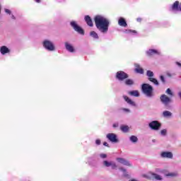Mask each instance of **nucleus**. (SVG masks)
I'll list each match as a JSON object with an SVG mask.
<instances>
[{
  "label": "nucleus",
  "instance_id": "23",
  "mask_svg": "<svg viewBox=\"0 0 181 181\" xmlns=\"http://www.w3.org/2000/svg\"><path fill=\"white\" fill-rule=\"evenodd\" d=\"M119 170H120L121 172L123 173V176L124 177H129V175H128V172H127V169L121 167V168H119Z\"/></svg>",
  "mask_w": 181,
  "mask_h": 181
},
{
  "label": "nucleus",
  "instance_id": "45",
  "mask_svg": "<svg viewBox=\"0 0 181 181\" xmlns=\"http://www.w3.org/2000/svg\"><path fill=\"white\" fill-rule=\"evenodd\" d=\"M167 76H168V77H172V74H170V73H167Z\"/></svg>",
  "mask_w": 181,
  "mask_h": 181
},
{
  "label": "nucleus",
  "instance_id": "8",
  "mask_svg": "<svg viewBox=\"0 0 181 181\" xmlns=\"http://www.w3.org/2000/svg\"><path fill=\"white\" fill-rule=\"evenodd\" d=\"M129 76L127 74V73L119 71L116 74V78L119 80V81H124V80L128 78Z\"/></svg>",
  "mask_w": 181,
  "mask_h": 181
},
{
  "label": "nucleus",
  "instance_id": "36",
  "mask_svg": "<svg viewBox=\"0 0 181 181\" xmlns=\"http://www.w3.org/2000/svg\"><path fill=\"white\" fill-rule=\"evenodd\" d=\"M160 80L162 81V83H163V84H165V83H166V81L165 80V76H160Z\"/></svg>",
  "mask_w": 181,
  "mask_h": 181
},
{
  "label": "nucleus",
  "instance_id": "18",
  "mask_svg": "<svg viewBox=\"0 0 181 181\" xmlns=\"http://www.w3.org/2000/svg\"><path fill=\"white\" fill-rule=\"evenodd\" d=\"M85 22H86L88 26H94V24L93 23V20H91V17H90V16H85Z\"/></svg>",
  "mask_w": 181,
  "mask_h": 181
},
{
  "label": "nucleus",
  "instance_id": "42",
  "mask_svg": "<svg viewBox=\"0 0 181 181\" xmlns=\"http://www.w3.org/2000/svg\"><path fill=\"white\" fill-rule=\"evenodd\" d=\"M11 19H13V21H15V19H16V17H15V16H13V14H11Z\"/></svg>",
  "mask_w": 181,
  "mask_h": 181
},
{
  "label": "nucleus",
  "instance_id": "4",
  "mask_svg": "<svg viewBox=\"0 0 181 181\" xmlns=\"http://www.w3.org/2000/svg\"><path fill=\"white\" fill-rule=\"evenodd\" d=\"M143 177L148 179V180H163L161 175H159L154 173H148L147 174L143 175Z\"/></svg>",
  "mask_w": 181,
  "mask_h": 181
},
{
  "label": "nucleus",
  "instance_id": "27",
  "mask_svg": "<svg viewBox=\"0 0 181 181\" xmlns=\"http://www.w3.org/2000/svg\"><path fill=\"white\" fill-rule=\"evenodd\" d=\"M149 81H151V83H153L155 86H159V82L158 81V79L155 78H148Z\"/></svg>",
  "mask_w": 181,
  "mask_h": 181
},
{
  "label": "nucleus",
  "instance_id": "35",
  "mask_svg": "<svg viewBox=\"0 0 181 181\" xmlns=\"http://www.w3.org/2000/svg\"><path fill=\"white\" fill-rule=\"evenodd\" d=\"M4 12L6 13H7V15H11L12 14V11L11 10L8 9V8H5Z\"/></svg>",
  "mask_w": 181,
  "mask_h": 181
},
{
  "label": "nucleus",
  "instance_id": "31",
  "mask_svg": "<svg viewBox=\"0 0 181 181\" xmlns=\"http://www.w3.org/2000/svg\"><path fill=\"white\" fill-rule=\"evenodd\" d=\"M156 172L157 173H163V175H165V173H166V170H162L160 168H156Z\"/></svg>",
  "mask_w": 181,
  "mask_h": 181
},
{
  "label": "nucleus",
  "instance_id": "40",
  "mask_svg": "<svg viewBox=\"0 0 181 181\" xmlns=\"http://www.w3.org/2000/svg\"><path fill=\"white\" fill-rule=\"evenodd\" d=\"M95 144H96L97 145H101V140L97 139V140L95 141Z\"/></svg>",
  "mask_w": 181,
  "mask_h": 181
},
{
  "label": "nucleus",
  "instance_id": "43",
  "mask_svg": "<svg viewBox=\"0 0 181 181\" xmlns=\"http://www.w3.org/2000/svg\"><path fill=\"white\" fill-rule=\"evenodd\" d=\"M175 64L178 66V67H181V63L180 62H175Z\"/></svg>",
  "mask_w": 181,
  "mask_h": 181
},
{
  "label": "nucleus",
  "instance_id": "15",
  "mask_svg": "<svg viewBox=\"0 0 181 181\" xmlns=\"http://www.w3.org/2000/svg\"><path fill=\"white\" fill-rule=\"evenodd\" d=\"M0 53L3 55L8 54V53H11V49L8 47L3 45L0 47Z\"/></svg>",
  "mask_w": 181,
  "mask_h": 181
},
{
  "label": "nucleus",
  "instance_id": "26",
  "mask_svg": "<svg viewBox=\"0 0 181 181\" xmlns=\"http://www.w3.org/2000/svg\"><path fill=\"white\" fill-rule=\"evenodd\" d=\"M120 129L121 131H122V132H128L129 131V127L127 126V125H123L120 127Z\"/></svg>",
  "mask_w": 181,
  "mask_h": 181
},
{
  "label": "nucleus",
  "instance_id": "20",
  "mask_svg": "<svg viewBox=\"0 0 181 181\" xmlns=\"http://www.w3.org/2000/svg\"><path fill=\"white\" fill-rule=\"evenodd\" d=\"M118 24L119 26H122L123 28H127L128 26V24H127V21H125V19L123 18H120L118 21Z\"/></svg>",
  "mask_w": 181,
  "mask_h": 181
},
{
  "label": "nucleus",
  "instance_id": "29",
  "mask_svg": "<svg viewBox=\"0 0 181 181\" xmlns=\"http://www.w3.org/2000/svg\"><path fill=\"white\" fill-rule=\"evenodd\" d=\"M163 117H165V118H168L169 117H170L172 115V112L168 111V110H165L163 112Z\"/></svg>",
  "mask_w": 181,
  "mask_h": 181
},
{
  "label": "nucleus",
  "instance_id": "1",
  "mask_svg": "<svg viewBox=\"0 0 181 181\" xmlns=\"http://www.w3.org/2000/svg\"><path fill=\"white\" fill-rule=\"evenodd\" d=\"M95 25L99 32L107 33L110 28V19L103 16H96L94 18Z\"/></svg>",
  "mask_w": 181,
  "mask_h": 181
},
{
  "label": "nucleus",
  "instance_id": "12",
  "mask_svg": "<svg viewBox=\"0 0 181 181\" xmlns=\"http://www.w3.org/2000/svg\"><path fill=\"white\" fill-rule=\"evenodd\" d=\"M172 11L173 12H177L179 11H181V3L179 4V1H176L171 7Z\"/></svg>",
  "mask_w": 181,
  "mask_h": 181
},
{
  "label": "nucleus",
  "instance_id": "44",
  "mask_svg": "<svg viewBox=\"0 0 181 181\" xmlns=\"http://www.w3.org/2000/svg\"><path fill=\"white\" fill-rule=\"evenodd\" d=\"M136 21H137V22H141V21H142V18H138L136 19Z\"/></svg>",
  "mask_w": 181,
  "mask_h": 181
},
{
  "label": "nucleus",
  "instance_id": "3",
  "mask_svg": "<svg viewBox=\"0 0 181 181\" xmlns=\"http://www.w3.org/2000/svg\"><path fill=\"white\" fill-rule=\"evenodd\" d=\"M42 46L45 50L48 52H54L56 50V47L54 46V43L49 40H44L42 41Z\"/></svg>",
  "mask_w": 181,
  "mask_h": 181
},
{
  "label": "nucleus",
  "instance_id": "2",
  "mask_svg": "<svg viewBox=\"0 0 181 181\" xmlns=\"http://www.w3.org/2000/svg\"><path fill=\"white\" fill-rule=\"evenodd\" d=\"M141 90L145 96L148 98L153 97V87L148 83H143L141 85Z\"/></svg>",
  "mask_w": 181,
  "mask_h": 181
},
{
  "label": "nucleus",
  "instance_id": "7",
  "mask_svg": "<svg viewBox=\"0 0 181 181\" xmlns=\"http://www.w3.org/2000/svg\"><path fill=\"white\" fill-rule=\"evenodd\" d=\"M160 100L162 104H163V105L166 107V108H168L170 103L172 102L170 98L168 97V95H161Z\"/></svg>",
  "mask_w": 181,
  "mask_h": 181
},
{
  "label": "nucleus",
  "instance_id": "19",
  "mask_svg": "<svg viewBox=\"0 0 181 181\" xmlns=\"http://www.w3.org/2000/svg\"><path fill=\"white\" fill-rule=\"evenodd\" d=\"M135 71L136 73H138L139 74H144V69L141 68V66H139V64H135Z\"/></svg>",
  "mask_w": 181,
  "mask_h": 181
},
{
  "label": "nucleus",
  "instance_id": "39",
  "mask_svg": "<svg viewBox=\"0 0 181 181\" xmlns=\"http://www.w3.org/2000/svg\"><path fill=\"white\" fill-rule=\"evenodd\" d=\"M122 111H124V112H131V110L128 108H123Z\"/></svg>",
  "mask_w": 181,
  "mask_h": 181
},
{
  "label": "nucleus",
  "instance_id": "10",
  "mask_svg": "<svg viewBox=\"0 0 181 181\" xmlns=\"http://www.w3.org/2000/svg\"><path fill=\"white\" fill-rule=\"evenodd\" d=\"M103 166H105V168H111L113 170H115L117 168H118V165H117V163L114 161H108V160H104L103 161Z\"/></svg>",
  "mask_w": 181,
  "mask_h": 181
},
{
  "label": "nucleus",
  "instance_id": "48",
  "mask_svg": "<svg viewBox=\"0 0 181 181\" xmlns=\"http://www.w3.org/2000/svg\"><path fill=\"white\" fill-rule=\"evenodd\" d=\"M0 13H1V5H0Z\"/></svg>",
  "mask_w": 181,
  "mask_h": 181
},
{
  "label": "nucleus",
  "instance_id": "34",
  "mask_svg": "<svg viewBox=\"0 0 181 181\" xmlns=\"http://www.w3.org/2000/svg\"><path fill=\"white\" fill-rule=\"evenodd\" d=\"M168 95H173V93H172V90H170V88H168L166 90V92H165Z\"/></svg>",
  "mask_w": 181,
  "mask_h": 181
},
{
  "label": "nucleus",
  "instance_id": "49",
  "mask_svg": "<svg viewBox=\"0 0 181 181\" xmlns=\"http://www.w3.org/2000/svg\"><path fill=\"white\" fill-rule=\"evenodd\" d=\"M153 142H155V140H153Z\"/></svg>",
  "mask_w": 181,
  "mask_h": 181
},
{
  "label": "nucleus",
  "instance_id": "6",
  "mask_svg": "<svg viewBox=\"0 0 181 181\" xmlns=\"http://www.w3.org/2000/svg\"><path fill=\"white\" fill-rule=\"evenodd\" d=\"M148 127L150 129H153V131H159L162 127V124L157 120H153L148 124Z\"/></svg>",
  "mask_w": 181,
  "mask_h": 181
},
{
  "label": "nucleus",
  "instance_id": "33",
  "mask_svg": "<svg viewBox=\"0 0 181 181\" xmlns=\"http://www.w3.org/2000/svg\"><path fill=\"white\" fill-rule=\"evenodd\" d=\"M127 33H132L133 35H136V30H126Z\"/></svg>",
  "mask_w": 181,
  "mask_h": 181
},
{
  "label": "nucleus",
  "instance_id": "28",
  "mask_svg": "<svg viewBox=\"0 0 181 181\" xmlns=\"http://www.w3.org/2000/svg\"><path fill=\"white\" fill-rule=\"evenodd\" d=\"M90 36H91L92 37H93V39H98V34L97 33H95V31H92L90 33Z\"/></svg>",
  "mask_w": 181,
  "mask_h": 181
},
{
  "label": "nucleus",
  "instance_id": "47",
  "mask_svg": "<svg viewBox=\"0 0 181 181\" xmlns=\"http://www.w3.org/2000/svg\"><path fill=\"white\" fill-rule=\"evenodd\" d=\"M130 181H136V180L132 179V180H131Z\"/></svg>",
  "mask_w": 181,
  "mask_h": 181
},
{
  "label": "nucleus",
  "instance_id": "5",
  "mask_svg": "<svg viewBox=\"0 0 181 181\" xmlns=\"http://www.w3.org/2000/svg\"><path fill=\"white\" fill-rule=\"evenodd\" d=\"M70 25L75 32H77V33H79V35H84V30H83V28H81V27L77 24V22L71 21Z\"/></svg>",
  "mask_w": 181,
  "mask_h": 181
},
{
  "label": "nucleus",
  "instance_id": "9",
  "mask_svg": "<svg viewBox=\"0 0 181 181\" xmlns=\"http://www.w3.org/2000/svg\"><path fill=\"white\" fill-rule=\"evenodd\" d=\"M106 138L112 144H118L119 141L117 136V134L114 133H109L106 135Z\"/></svg>",
  "mask_w": 181,
  "mask_h": 181
},
{
  "label": "nucleus",
  "instance_id": "22",
  "mask_svg": "<svg viewBox=\"0 0 181 181\" xmlns=\"http://www.w3.org/2000/svg\"><path fill=\"white\" fill-rule=\"evenodd\" d=\"M129 95L132 97H139V92L138 90H132L129 92Z\"/></svg>",
  "mask_w": 181,
  "mask_h": 181
},
{
  "label": "nucleus",
  "instance_id": "21",
  "mask_svg": "<svg viewBox=\"0 0 181 181\" xmlns=\"http://www.w3.org/2000/svg\"><path fill=\"white\" fill-rule=\"evenodd\" d=\"M165 176L167 177H176L177 176V173H168L165 170Z\"/></svg>",
  "mask_w": 181,
  "mask_h": 181
},
{
  "label": "nucleus",
  "instance_id": "16",
  "mask_svg": "<svg viewBox=\"0 0 181 181\" xmlns=\"http://www.w3.org/2000/svg\"><path fill=\"white\" fill-rule=\"evenodd\" d=\"M65 48L70 53H74V47L69 42H65Z\"/></svg>",
  "mask_w": 181,
  "mask_h": 181
},
{
  "label": "nucleus",
  "instance_id": "32",
  "mask_svg": "<svg viewBox=\"0 0 181 181\" xmlns=\"http://www.w3.org/2000/svg\"><path fill=\"white\" fill-rule=\"evenodd\" d=\"M160 134L163 136H166V134H168V130H166V129H164L160 131Z\"/></svg>",
  "mask_w": 181,
  "mask_h": 181
},
{
  "label": "nucleus",
  "instance_id": "17",
  "mask_svg": "<svg viewBox=\"0 0 181 181\" xmlns=\"http://www.w3.org/2000/svg\"><path fill=\"white\" fill-rule=\"evenodd\" d=\"M147 56H153V54H160V53L159 52V51L156 50V49H148L146 52Z\"/></svg>",
  "mask_w": 181,
  "mask_h": 181
},
{
  "label": "nucleus",
  "instance_id": "13",
  "mask_svg": "<svg viewBox=\"0 0 181 181\" xmlns=\"http://www.w3.org/2000/svg\"><path fill=\"white\" fill-rule=\"evenodd\" d=\"M160 158L172 159L173 158V153H172L170 151H163L160 153Z\"/></svg>",
  "mask_w": 181,
  "mask_h": 181
},
{
  "label": "nucleus",
  "instance_id": "14",
  "mask_svg": "<svg viewBox=\"0 0 181 181\" xmlns=\"http://www.w3.org/2000/svg\"><path fill=\"white\" fill-rule=\"evenodd\" d=\"M123 98L129 105H131V107H136V103H135V102L131 100L128 96L123 95Z\"/></svg>",
  "mask_w": 181,
  "mask_h": 181
},
{
  "label": "nucleus",
  "instance_id": "46",
  "mask_svg": "<svg viewBox=\"0 0 181 181\" xmlns=\"http://www.w3.org/2000/svg\"><path fill=\"white\" fill-rule=\"evenodd\" d=\"M35 2H37V4H39V3H40V1L41 0H35Z\"/></svg>",
  "mask_w": 181,
  "mask_h": 181
},
{
  "label": "nucleus",
  "instance_id": "37",
  "mask_svg": "<svg viewBox=\"0 0 181 181\" xmlns=\"http://www.w3.org/2000/svg\"><path fill=\"white\" fill-rule=\"evenodd\" d=\"M100 157L102 159H105V158H107V154L101 153V154H100Z\"/></svg>",
  "mask_w": 181,
  "mask_h": 181
},
{
  "label": "nucleus",
  "instance_id": "11",
  "mask_svg": "<svg viewBox=\"0 0 181 181\" xmlns=\"http://www.w3.org/2000/svg\"><path fill=\"white\" fill-rule=\"evenodd\" d=\"M117 162L118 163H121L122 165H124V166H132V164L131 162H129L128 160L124 158H116Z\"/></svg>",
  "mask_w": 181,
  "mask_h": 181
},
{
  "label": "nucleus",
  "instance_id": "24",
  "mask_svg": "<svg viewBox=\"0 0 181 181\" xmlns=\"http://www.w3.org/2000/svg\"><path fill=\"white\" fill-rule=\"evenodd\" d=\"M130 142H132V144H136L138 142V137L136 136H131L129 137Z\"/></svg>",
  "mask_w": 181,
  "mask_h": 181
},
{
  "label": "nucleus",
  "instance_id": "38",
  "mask_svg": "<svg viewBox=\"0 0 181 181\" xmlns=\"http://www.w3.org/2000/svg\"><path fill=\"white\" fill-rule=\"evenodd\" d=\"M112 127L113 128H118V127H119V124H118V122L114 123Z\"/></svg>",
  "mask_w": 181,
  "mask_h": 181
},
{
  "label": "nucleus",
  "instance_id": "41",
  "mask_svg": "<svg viewBox=\"0 0 181 181\" xmlns=\"http://www.w3.org/2000/svg\"><path fill=\"white\" fill-rule=\"evenodd\" d=\"M103 145H104V146H107V148H110V145L108 144V143H107L105 141L103 143Z\"/></svg>",
  "mask_w": 181,
  "mask_h": 181
},
{
  "label": "nucleus",
  "instance_id": "25",
  "mask_svg": "<svg viewBox=\"0 0 181 181\" xmlns=\"http://www.w3.org/2000/svg\"><path fill=\"white\" fill-rule=\"evenodd\" d=\"M124 84L126 86H134V80L132 79H126L124 81Z\"/></svg>",
  "mask_w": 181,
  "mask_h": 181
},
{
  "label": "nucleus",
  "instance_id": "30",
  "mask_svg": "<svg viewBox=\"0 0 181 181\" xmlns=\"http://www.w3.org/2000/svg\"><path fill=\"white\" fill-rule=\"evenodd\" d=\"M146 76L148 77V78H153V72L152 71H151V70L147 71Z\"/></svg>",
  "mask_w": 181,
  "mask_h": 181
}]
</instances>
